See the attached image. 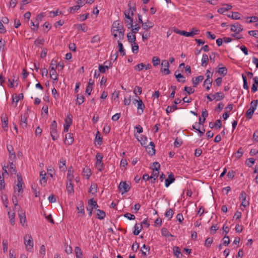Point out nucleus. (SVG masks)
Returning a JSON list of instances; mask_svg holds the SVG:
<instances>
[{
  "label": "nucleus",
  "mask_w": 258,
  "mask_h": 258,
  "mask_svg": "<svg viewBox=\"0 0 258 258\" xmlns=\"http://www.w3.org/2000/svg\"><path fill=\"white\" fill-rule=\"evenodd\" d=\"M17 184L14 186V194L17 195L18 197H22L23 192V188L24 187V183L23 182V178L20 173L17 174Z\"/></svg>",
  "instance_id": "f257e3e1"
},
{
  "label": "nucleus",
  "mask_w": 258,
  "mask_h": 258,
  "mask_svg": "<svg viewBox=\"0 0 258 258\" xmlns=\"http://www.w3.org/2000/svg\"><path fill=\"white\" fill-rule=\"evenodd\" d=\"M112 27L115 28L116 30H119L118 37L120 39H123L124 35V29L123 25L118 21H114Z\"/></svg>",
  "instance_id": "f03ea898"
},
{
  "label": "nucleus",
  "mask_w": 258,
  "mask_h": 258,
  "mask_svg": "<svg viewBox=\"0 0 258 258\" xmlns=\"http://www.w3.org/2000/svg\"><path fill=\"white\" fill-rule=\"evenodd\" d=\"M50 135L53 141L56 140L58 138L57 134V123L55 120H53L50 125Z\"/></svg>",
  "instance_id": "7ed1b4c3"
},
{
  "label": "nucleus",
  "mask_w": 258,
  "mask_h": 258,
  "mask_svg": "<svg viewBox=\"0 0 258 258\" xmlns=\"http://www.w3.org/2000/svg\"><path fill=\"white\" fill-rule=\"evenodd\" d=\"M206 76L207 78L204 81V86H205L206 85V84L208 83L209 85L206 87V90L208 91L209 90L212 86V79L211 78L213 76V73H211L210 71L209 70H208L206 73Z\"/></svg>",
  "instance_id": "20e7f679"
},
{
  "label": "nucleus",
  "mask_w": 258,
  "mask_h": 258,
  "mask_svg": "<svg viewBox=\"0 0 258 258\" xmlns=\"http://www.w3.org/2000/svg\"><path fill=\"white\" fill-rule=\"evenodd\" d=\"M25 244L27 250H31L33 247V241L31 235H26L24 237Z\"/></svg>",
  "instance_id": "39448f33"
},
{
  "label": "nucleus",
  "mask_w": 258,
  "mask_h": 258,
  "mask_svg": "<svg viewBox=\"0 0 258 258\" xmlns=\"http://www.w3.org/2000/svg\"><path fill=\"white\" fill-rule=\"evenodd\" d=\"M169 63L167 60H164L161 63V72L165 75H168L170 72L169 70Z\"/></svg>",
  "instance_id": "423d86ee"
},
{
  "label": "nucleus",
  "mask_w": 258,
  "mask_h": 258,
  "mask_svg": "<svg viewBox=\"0 0 258 258\" xmlns=\"http://www.w3.org/2000/svg\"><path fill=\"white\" fill-rule=\"evenodd\" d=\"M72 124V116L70 114L68 115L67 117L65 119V124H64V132H68L71 125Z\"/></svg>",
  "instance_id": "0eeeda50"
},
{
  "label": "nucleus",
  "mask_w": 258,
  "mask_h": 258,
  "mask_svg": "<svg viewBox=\"0 0 258 258\" xmlns=\"http://www.w3.org/2000/svg\"><path fill=\"white\" fill-rule=\"evenodd\" d=\"M121 194H123L127 192L130 189V186L126 182H121L118 186Z\"/></svg>",
  "instance_id": "6e6552de"
},
{
  "label": "nucleus",
  "mask_w": 258,
  "mask_h": 258,
  "mask_svg": "<svg viewBox=\"0 0 258 258\" xmlns=\"http://www.w3.org/2000/svg\"><path fill=\"white\" fill-rule=\"evenodd\" d=\"M242 30V26L237 22L231 25V31L235 32L236 34L239 33Z\"/></svg>",
  "instance_id": "1a4fd4ad"
},
{
  "label": "nucleus",
  "mask_w": 258,
  "mask_h": 258,
  "mask_svg": "<svg viewBox=\"0 0 258 258\" xmlns=\"http://www.w3.org/2000/svg\"><path fill=\"white\" fill-rule=\"evenodd\" d=\"M27 117H28V115L26 114L22 115L21 116L20 126L21 127H22L23 129H25L27 127Z\"/></svg>",
  "instance_id": "9d476101"
},
{
  "label": "nucleus",
  "mask_w": 258,
  "mask_h": 258,
  "mask_svg": "<svg viewBox=\"0 0 258 258\" xmlns=\"http://www.w3.org/2000/svg\"><path fill=\"white\" fill-rule=\"evenodd\" d=\"M246 197L247 195L246 192L242 191L240 194L239 198L242 199L241 206H243L244 208L246 207L249 205L248 201L246 200Z\"/></svg>",
  "instance_id": "9b49d317"
},
{
  "label": "nucleus",
  "mask_w": 258,
  "mask_h": 258,
  "mask_svg": "<svg viewBox=\"0 0 258 258\" xmlns=\"http://www.w3.org/2000/svg\"><path fill=\"white\" fill-rule=\"evenodd\" d=\"M175 180L174 174L171 173L167 179H165V184L166 187H168Z\"/></svg>",
  "instance_id": "f8f14e48"
},
{
  "label": "nucleus",
  "mask_w": 258,
  "mask_h": 258,
  "mask_svg": "<svg viewBox=\"0 0 258 258\" xmlns=\"http://www.w3.org/2000/svg\"><path fill=\"white\" fill-rule=\"evenodd\" d=\"M77 209L78 213H81L83 216L85 215L84 205L82 201H80L77 203Z\"/></svg>",
  "instance_id": "ddd939ff"
},
{
  "label": "nucleus",
  "mask_w": 258,
  "mask_h": 258,
  "mask_svg": "<svg viewBox=\"0 0 258 258\" xmlns=\"http://www.w3.org/2000/svg\"><path fill=\"white\" fill-rule=\"evenodd\" d=\"M74 137L73 134L71 133H68L66 135L64 142L66 144L71 145L73 143Z\"/></svg>",
  "instance_id": "4468645a"
},
{
  "label": "nucleus",
  "mask_w": 258,
  "mask_h": 258,
  "mask_svg": "<svg viewBox=\"0 0 258 258\" xmlns=\"http://www.w3.org/2000/svg\"><path fill=\"white\" fill-rule=\"evenodd\" d=\"M145 108V106L143 103V102L142 100H139V102L137 103V109H138V113L140 115L142 114L144 111V110Z\"/></svg>",
  "instance_id": "2eb2a0df"
},
{
  "label": "nucleus",
  "mask_w": 258,
  "mask_h": 258,
  "mask_svg": "<svg viewBox=\"0 0 258 258\" xmlns=\"http://www.w3.org/2000/svg\"><path fill=\"white\" fill-rule=\"evenodd\" d=\"M50 70L49 71L50 77L54 80H58V75L56 74V67L50 66Z\"/></svg>",
  "instance_id": "dca6fc26"
},
{
  "label": "nucleus",
  "mask_w": 258,
  "mask_h": 258,
  "mask_svg": "<svg viewBox=\"0 0 258 258\" xmlns=\"http://www.w3.org/2000/svg\"><path fill=\"white\" fill-rule=\"evenodd\" d=\"M46 174L45 171H41L40 173V183L41 185H45L46 183L47 178H46Z\"/></svg>",
  "instance_id": "f3484780"
},
{
  "label": "nucleus",
  "mask_w": 258,
  "mask_h": 258,
  "mask_svg": "<svg viewBox=\"0 0 258 258\" xmlns=\"http://www.w3.org/2000/svg\"><path fill=\"white\" fill-rule=\"evenodd\" d=\"M204 79V77L203 76H199L196 78H192V84H193V87H196L197 85L201 82Z\"/></svg>",
  "instance_id": "a211bd4d"
},
{
  "label": "nucleus",
  "mask_w": 258,
  "mask_h": 258,
  "mask_svg": "<svg viewBox=\"0 0 258 258\" xmlns=\"http://www.w3.org/2000/svg\"><path fill=\"white\" fill-rule=\"evenodd\" d=\"M24 98V95L23 93H20L19 94H15L13 95V102H15L16 104L15 106H16L17 105V103L18 102L19 100L23 99Z\"/></svg>",
  "instance_id": "6ab92c4d"
},
{
  "label": "nucleus",
  "mask_w": 258,
  "mask_h": 258,
  "mask_svg": "<svg viewBox=\"0 0 258 258\" xmlns=\"http://www.w3.org/2000/svg\"><path fill=\"white\" fill-rule=\"evenodd\" d=\"M154 24L149 20H147V22L143 23L142 24L143 29L146 30L152 28Z\"/></svg>",
  "instance_id": "aec40b11"
},
{
  "label": "nucleus",
  "mask_w": 258,
  "mask_h": 258,
  "mask_svg": "<svg viewBox=\"0 0 258 258\" xmlns=\"http://www.w3.org/2000/svg\"><path fill=\"white\" fill-rule=\"evenodd\" d=\"M177 71H175L174 75H175L176 78L177 79V81L179 82L185 83V77L182 75H181L180 73L177 74Z\"/></svg>",
  "instance_id": "412c9836"
},
{
  "label": "nucleus",
  "mask_w": 258,
  "mask_h": 258,
  "mask_svg": "<svg viewBox=\"0 0 258 258\" xmlns=\"http://www.w3.org/2000/svg\"><path fill=\"white\" fill-rule=\"evenodd\" d=\"M67 190L68 193L72 194L74 192V186L72 183V180L68 181L67 183Z\"/></svg>",
  "instance_id": "4be33fe9"
},
{
  "label": "nucleus",
  "mask_w": 258,
  "mask_h": 258,
  "mask_svg": "<svg viewBox=\"0 0 258 258\" xmlns=\"http://www.w3.org/2000/svg\"><path fill=\"white\" fill-rule=\"evenodd\" d=\"M83 175L86 177V179H89L90 176L92 174L91 170L88 167H85L83 170Z\"/></svg>",
  "instance_id": "5701e85b"
},
{
  "label": "nucleus",
  "mask_w": 258,
  "mask_h": 258,
  "mask_svg": "<svg viewBox=\"0 0 258 258\" xmlns=\"http://www.w3.org/2000/svg\"><path fill=\"white\" fill-rule=\"evenodd\" d=\"M225 7L219 8L218 10V12L220 14H224L226 11L232 9V6L230 5H226Z\"/></svg>",
  "instance_id": "b1692460"
},
{
  "label": "nucleus",
  "mask_w": 258,
  "mask_h": 258,
  "mask_svg": "<svg viewBox=\"0 0 258 258\" xmlns=\"http://www.w3.org/2000/svg\"><path fill=\"white\" fill-rule=\"evenodd\" d=\"M214 97V99H216L217 101L221 100L224 98V95L222 92H217L214 95H212Z\"/></svg>",
  "instance_id": "393cba45"
},
{
  "label": "nucleus",
  "mask_w": 258,
  "mask_h": 258,
  "mask_svg": "<svg viewBox=\"0 0 258 258\" xmlns=\"http://www.w3.org/2000/svg\"><path fill=\"white\" fill-rule=\"evenodd\" d=\"M59 169L63 171H66L67 169L66 166V160L63 158H61L59 160Z\"/></svg>",
  "instance_id": "a878e982"
},
{
  "label": "nucleus",
  "mask_w": 258,
  "mask_h": 258,
  "mask_svg": "<svg viewBox=\"0 0 258 258\" xmlns=\"http://www.w3.org/2000/svg\"><path fill=\"white\" fill-rule=\"evenodd\" d=\"M75 251L77 258H83V253L80 247L76 246L75 248Z\"/></svg>",
  "instance_id": "bb28decb"
},
{
  "label": "nucleus",
  "mask_w": 258,
  "mask_h": 258,
  "mask_svg": "<svg viewBox=\"0 0 258 258\" xmlns=\"http://www.w3.org/2000/svg\"><path fill=\"white\" fill-rule=\"evenodd\" d=\"M150 249V247L148 246H147L146 244H144L143 245V247L141 248V251H142V254L144 256H146L147 255L146 252H148L149 253Z\"/></svg>",
  "instance_id": "cd10ccee"
},
{
  "label": "nucleus",
  "mask_w": 258,
  "mask_h": 258,
  "mask_svg": "<svg viewBox=\"0 0 258 258\" xmlns=\"http://www.w3.org/2000/svg\"><path fill=\"white\" fill-rule=\"evenodd\" d=\"M73 172L72 167L71 166L68 170L67 178L68 181L73 180L74 178Z\"/></svg>",
  "instance_id": "c85d7f7f"
},
{
  "label": "nucleus",
  "mask_w": 258,
  "mask_h": 258,
  "mask_svg": "<svg viewBox=\"0 0 258 258\" xmlns=\"http://www.w3.org/2000/svg\"><path fill=\"white\" fill-rule=\"evenodd\" d=\"M135 230L133 232V233L135 235H138L140 233L141 230L143 229V226L142 224H140V226L138 224H136L134 227Z\"/></svg>",
  "instance_id": "c756f323"
},
{
  "label": "nucleus",
  "mask_w": 258,
  "mask_h": 258,
  "mask_svg": "<svg viewBox=\"0 0 258 258\" xmlns=\"http://www.w3.org/2000/svg\"><path fill=\"white\" fill-rule=\"evenodd\" d=\"M254 111L255 110H254L253 107L252 108H249L245 113V116L246 117L249 119H251L252 117Z\"/></svg>",
  "instance_id": "7c9ffc66"
},
{
  "label": "nucleus",
  "mask_w": 258,
  "mask_h": 258,
  "mask_svg": "<svg viewBox=\"0 0 258 258\" xmlns=\"http://www.w3.org/2000/svg\"><path fill=\"white\" fill-rule=\"evenodd\" d=\"M95 166L96 168L100 171H102L104 169V164L102 161H96Z\"/></svg>",
  "instance_id": "2f4dec72"
},
{
  "label": "nucleus",
  "mask_w": 258,
  "mask_h": 258,
  "mask_svg": "<svg viewBox=\"0 0 258 258\" xmlns=\"http://www.w3.org/2000/svg\"><path fill=\"white\" fill-rule=\"evenodd\" d=\"M88 205L90 207H92L93 209H97L99 207L97 202L93 198L88 201Z\"/></svg>",
  "instance_id": "473e14b6"
},
{
  "label": "nucleus",
  "mask_w": 258,
  "mask_h": 258,
  "mask_svg": "<svg viewBox=\"0 0 258 258\" xmlns=\"http://www.w3.org/2000/svg\"><path fill=\"white\" fill-rule=\"evenodd\" d=\"M117 42H118V46L119 47L118 51L120 53V54L122 56L125 55V52L123 48V44L119 40H118Z\"/></svg>",
  "instance_id": "72a5a7b5"
},
{
  "label": "nucleus",
  "mask_w": 258,
  "mask_h": 258,
  "mask_svg": "<svg viewBox=\"0 0 258 258\" xmlns=\"http://www.w3.org/2000/svg\"><path fill=\"white\" fill-rule=\"evenodd\" d=\"M127 40L129 42L132 43L136 41V36L135 34H132V33H128L127 35Z\"/></svg>",
  "instance_id": "f704fd0d"
},
{
  "label": "nucleus",
  "mask_w": 258,
  "mask_h": 258,
  "mask_svg": "<svg viewBox=\"0 0 258 258\" xmlns=\"http://www.w3.org/2000/svg\"><path fill=\"white\" fill-rule=\"evenodd\" d=\"M95 141L97 142V144L101 145L102 143V138L101 136V134L99 131H97L96 137Z\"/></svg>",
  "instance_id": "c9c22d12"
},
{
  "label": "nucleus",
  "mask_w": 258,
  "mask_h": 258,
  "mask_svg": "<svg viewBox=\"0 0 258 258\" xmlns=\"http://www.w3.org/2000/svg\"><path fill=\"white\" fill-rule=\"evenodd\" d=\"M209 60L208 56L206 54H204L202 58V66L206 67Z\"/></svg>",
  "instance_id": "e433bc0d"
},
{
  "label": "nucleus",
  "mask_w": 258,
  "mask_h": 258,
  "mask_svg": "<svg viewBox=\"0 0 258 258\" xmlns=\"http://www.w3.org/2000/svg\"><path fill=\"white\" fill-rule=\"evenodd\" d=\"M9 166H10V172L12 174H17V170H16V167L15 164L13 163L12 162H9V165H8Z\"/></svg>",
  "instance_id": "4c0bfd02"
},
{
  "label": "nucleus",
  "mask_w": 258,
  "mask_h": 258,
  "mask_svg": "<svg viewBox=\"0 0 258 258\" xmlns=\"http://www.w3.org/2000/svg\"><path fill=\"white\" fill-rule=\"evenodd\" d=\"M240 14L238 12H233L232 13V15H227V17L229 18H231L233 19L234 20H239L240 19Z\"/></svg>",
  "instance_id": "58836bf2"
},
{
  "label": "nucleus",
  "mask_w": 258,
  "mask_h": 258,
  "mask_svg": "<svg viewBox=\"0 0 258 258\" xmlns=\"http://www.w3.org/2000/svg\"><path fill=\"white\" fill-rule=\"evenodd\" d=\"M255 161L253 158H249L245 161V163L247 166L251 167L254 164Z\"/></svg>",
  "instance_id": "ea45409f"
},
{
  "label": "nucleus",
  "mask_w": 258,
  "mask_h": 258,
  "mask_svg": "<svg viewBox=\"0 0 258 258\" xmlns=\"http://www.w3.org/2000/svg\"><path fill=\"white\" fill-rule=\"evenodd\" d=\"M85 98L83 95L81 94L77 95V98L76 99V103L78 105L82 104L84 102Z\"/></svg>",
  "instance_id": "a19ab883"
},
{
  "label": "nucleus",
  "mask_w": 258,
  "mask_h": 258,
  "mask_svg": "<svg viewBox=\"0 0 258 258\" xmlns=\"http://www.w3.org/2000/svg\"><path fill=\"white\" fill-rule=\"evenodd\" d=\"M97 218L100 220L103 219L105 217V213L103 211L99 209L97 210Z\"/></svg>",
  "instance_id": "79ce46f5"
},
{
  "label": "nucleus",
  "mask_w": 258,
  "mask_h": 258,
  "mask_svg": "<svg viewBox=\"0 0 258 258\" xmlns=\"http://www.w3.org/2000/svg\"><path fill=\"white\" fill-rule=\"evenodd\" d=\"M5 183L4 180V173L0 175V190H3L5 188Z\"/></svg>",
  "instance_id": "37998d69"
},
{
  "label": "nucleus",
  "mask_w": 258,
  "mask_h": 258,
  "mask_svg": "<svg viewBox=\"0 0 258 258\" xmlns=\"http://www.w3.org/2000/svg\"><path fill=\"white\" fill-rule=\"evenodd\" d=\"M173 253H174V255L177 257H179V255H182L181 252L180 251V249L177 246H174L173 247Z\"/></svg>",
  "instance_id": "c03bdc74"
},
{
  "label": "nucleus",
  "mask_w": 258,
  "mask_h": 258,
  "mask_svg": "<svg viewBox=\"0 0 258 258\" xmlns=\"http://www.w3.org/2000/svg\"><path fill=\"white\" fill-rule=\"evenodd\" d=\"M0 50H1L3 52H5L6 50V42L2 38L0 39Z\"/></svg>",
  "instance_id": "a18cd8bd"
},
{
  "label": "nucleus",
  "mask_w": 258,
  "mask_h": 258,
  "mask_svg": "<svg viewBox=\"0 0 258 258\" xmlns=\"http://www.w3.org/2000/svg\"><path fill=\"white\" fill-rule=\"evenodd\" d=\"M217 72L223 76H225L227 74V69L225 67L219 68Z\"/></svg>",
  "instance_id": "49530a36"
},
{
  "label": "nucleus",
  "mask_w": 258,
  "mask_h": 258,
  "mask_svg": "<svg viewBox=\"0 0 258 258\" xmlns=\"http://www.w3.org/2000/svg\"><path fill=\"white\" fill-rule=\"evenodd\" d=\"M177 106L176 105H172L171 106H168L166 109V112L167 114H169V113L177 109Z\"/></svg>",
  "instance_id": "de8ad7c7"
},
{
  "label": "nucleus",
  "mask_w": 258,
  "mask_h": 258,
  "mask_svg": "<svg viewBox=\"0 0 258 258\" xmlns=\"http://www.w3.org/2000/svg\"><path fill=\"white\" fill-rule=\"evenodd\" d=\"M138 140L141 142L143 146L146 147V146H147L148 141L146 137H141V139H138Z\"/></svg>",
  "instance_id": "09e8293b"
},
{
  "label": "nucleus",
  "mask_w": 258,
  "mask_h": 258,
  "mask_svg": "<svg viewBox=\"0 0 258 258\" xmlns=\"http://www.w3.org/2000/svg\"><path fill=\"white\" fill-rule=\"evenodd\" d=\"M174 214V210L173 209H170L169 210H167L165 214V215L166 217H168L169 218V219H170L173 215Z\"/></svg>",
  "instance_id": "8fccbe9b"
},
{
  "label": "nucleus",
  "mask_w": 258,
  "mask_h": 258,
  "mask_svg": "<svg viewBox=\"0 0 258 258\" xmlns=\"http://www.w3.org/2000/svg\"><path fill=\"white\" fill-rule=\"evenodd\" d=\"M44 43V40L43 38L38 37L34 41V44L36 46L39 45H43Z\"/></svg>",
  "instance_id": "3c124183"
},
{
  "label": "nucleus",
  "mask_w": 258,
  "mask_h": 258,
  "mask_svg": "<svg viewBox=\"0 0 258 258\" xmlns=\"http://www.w3.org/2000/svg\"><path fill=\"white\" fill-rule=\"evenodd\" d=\"M9 217L10 218V221L12 225L15 223V213L11 212H8Z\"/></svg>",
  "instance_id": "603ef678"
},
{
  "label": "nucleus",
  "mask_w": 258,
  "mask_h": 258,
  "mask_svg": "<svg viewBox=\"0 0 258 258\" xmlns=\"http://www.w3.org/2000/svg\"><path fill=\"white\" fill-rule=\"evenodd\" d=\"M159 172L156 171V170H153V173H152L151 176H150V179H154V180H156V179L158 178L159 176Z\"/></svg>",
  "instance_id": "864d4df0"
},
{
  "label": "nucleus",
  "mask_w": 258,
  "mask_h": 258,
  "mask_svg": "<svg viewBox=\"0 0 258 258\" xmlns=\"http://www.w3.org/2000/svg\"><path fill=\"white\" fill-rule=\"evenodd\" d=\"M242 77L243 81V88L245 89L248 90L249 87L247 85V78L246 76H245L244 74L242 75Z\"/></svg>",
  "instance_id": "5fc2aeb1"
},
{
  "label": "nucleus",
  "mask_w": 258,
  "mask_h": 258,
  "mask_svg": "<svg viewBox=\"0 0 258 258\" xmlns=\"http://www.w3.org/2000/svg\"><path fill=\"white\" fill-rule=\"evenodd\" d=\"M132 51L134 53H137L138 52L139 46L135 42L132 43Z\"/></svg>",
  "instance_id": "6e6d98bb"
},
{
  "label": "nucleus",
  "mask_w": 258,
  "mask_h": 258,
  "mask_svg": "<svg viewBox=\"0 0 258 258\" xmlns=\"http://www.w3.org/2000/svg\"><path fill=\"white\" fill-rule=\"evenodd\" d=\"M184 91H186L187 93L189 95L194 93L195 92V90L192 89L191 87L187 86L184 87Z\"/></svg>",
  "instance_id": "4d7b16f0"
},
{
  "label": "nucleus",
  "mask_w": 258,
  "mask_h": 258,
  "mask_svg": "<svg viewBox=\"0 0 258 258\" xmlns=\"http://www.w3.org/2000/svg\"><path fill=\"white\" fill-rule=\"evenodd\" d=\"M160 62V58L157 56H154L152 58V62L154 66L159 64Z\"/></svg>",
  "instance_id": "13d9d810"
},
{
  "label": "nucleus",
  "mask_w": 258,
  "mask_h": 258,
  "mask_svg": "<svg viewBox=\"0 0 258 258\" xmlns=\"http://www.w3.org/2000/svg\"><path fill=\"white\" fill-rule=\"evenodd\" d=\"M243 154L242 149V148H240L235 153V156L236 158L239 159L242 156Z\"/></svg>",
  "instance_id": "bf43d9fd"
},
{
  "label": "nucleus",
  "mask_w": 258,
  "mask_h": 258,
  "mask_svg": "<svg viewBox=\"0 0 258 258\" xmlns=\"http://www.w3.org/2000/svg\"><path fill=\"white\" fill-rule=\"evenodd\" d=\"M213 242V238H207L206 239L205 245L208 247H210L211 246V244Z\"/></svg>",
  "instance_id": "052dcab7"
},
{
  "label": "nucleus",
  "mask_w": 258,
  "mask_h": 258,
  "mask_svg": "<svg viewBox=\"0 0 258 258\" xmlns=\"http://www.w3.org/2000/svg\"><path fill=\"white\" fill-rule=\"evenodd\" d=\"M258 103V100H252L250 103V108H252V107L254 108V110H255L257 105Z\"/></svg>",
  "instance_id": "680f3d73"
},
{
  "label": "nucleus",
  "mask_w": 258,
  "mask_h": 258,
  "mask_svg": "<svg viewBox=\"0 0 258 258\" xmlns=\"http://www.w3.org/2000/svg\"><path fill=\"white\" fill-rule=\"evenodd\" d=\"M248 34L256 38H258V31L257 30H251L248 31Z\"/></svg>",
  "instance_id": "e2e57ef3"
},
{
  "label": "nucleus",
  "mask_w": 258,
  "mask_h": 258,
  "mask_svg": "<svg viewBox=\"0 0 258 258\" xmlns=\"http://www.w3.org/2000/svg\"><path fill=\"white\" fill-rule=\"evenodd\" d=\"M97 189V185L96 184L91 185L89 188V192H96Z\"/></svg>",
  "instance_id": "0e129e2a"
},
{
  "label": "nucleus",
  "mask_w": 258,
  "mask_h": 258,
  "mask_svg": "<svg viewBox=\"0 0 258 258\" xmlns=\"http://www.w3.org/2000/svg\"><path fill=\"white\" fill-rule=\"evenodd\" d=\"M80 8V5H77L76 6H73V7L70 8V9H71L70 13H74L77 11H78Z\"/></svg>",
  "instance_id": "69168bd1"
},
{
  "label": "nucleus",
  "mask_w": 258,
  "mask_h": 258,
  "mask_svg": "<svg viewBox=\"0 0 258 258\" xmlns=\"http://www.w3.org/2000/svg\"><path fill=\"white\" fill-rule=\"evenodd\" d=\"M99 41H100V37L98 35H97L94 36L92 38L91 42L92 43H94L98 42H99Z\"/></svg>",
  "instance_id": "338daca9"
},
{
  "label": "nucleus",
  "mask_w": 258,
  "mask_h": 258,
  "mask_svg": "<svg viewBox=\"0 0 258 258\" xmlns=\"http://www.w3.org/2000/svg\"><path fill=\"white\" fill-rule=\"evenodd\" d=\"M134 92L135 94H141L142 93V88L139 86H136L135 87Z\"/></svg>",
  "instance_id": "774afa93"
}]
</instances>
